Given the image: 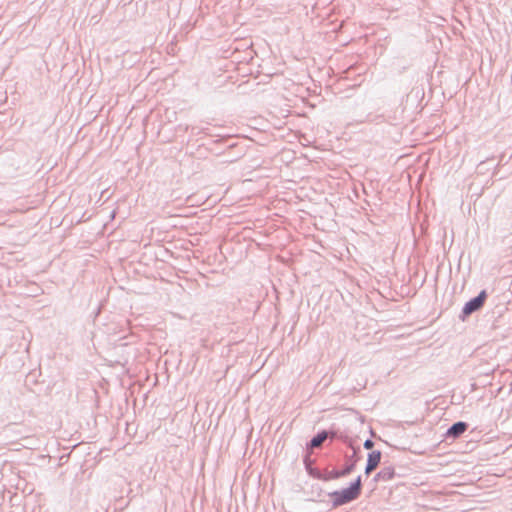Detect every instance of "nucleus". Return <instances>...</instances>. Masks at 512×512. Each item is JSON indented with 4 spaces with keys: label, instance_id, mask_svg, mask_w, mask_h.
I'll list each match as a JSON object with an SVG mask.
<instances>
[{
    "label": "nucleus",
    "instance_id": "nucleus-1",
    "mask_svg": "<svg viewBox=\"0 0 512 512\" xmlns=\"http://www.w3.org/2000/svg\"><path fill=\"white\" fill-rule=\"evenodd\" d=\"M362 492V477L359 475L350 485L329 493L332 507L337 508L359 498Z\"/></svg>",
    "mask_w": 512,
    "mask_h": 512
},
{
    "label": "nucleus",
    "instance_id": "nucleus-2",
    "mask_svg": "<svg viewBox=\"0 0 512 512\" xmlns=\"http://www.w3.org/2000/svg\"><path fill=\"white\" fill-rule=\"evenodd\" d=\"M487 297L488 294L486 290L480 291L476 297H473L465 303L461 314L459 315V319L465 321L471 314L481 310L486 302Z\"/></svg>",
    "mask_w": 512,
    "mask_h": 512
},
{
    "label": "nucleus",
    "instance_id": "nucleus-3",
    "mask_svg": "<svg viewBox=\"0 0 512 512\" xmlns=\"http://www.w3.org/2000/svg\"><path fill=\"white\" fill-rule=\"evenodd\" d=\"M345 443H347V445L349 447H351L353 450V453L351 455H347V454L345 455V465L341 469L342 474L347 476L354 471L356 464H357L358 460L360 459V457L358 455L360 452V447L359 446L354 447L352 441L348 438H346Z\"/></svg>",
    "mask_w": 512,
    "mask_h": 512
},
{
    "label": "nucleus",
    "instance_id": "nucleus-4",
    "mask_svg": "<svg viewBox=\"0 0 512 512\" xmlns=\"http://www.w3.org/2000/svg\"><path fill=\"white\" fill-rule=\"evenodd\" d=\"M468 427V423L464 421L455 422L447 429L445 436L447 439H456L465 433Z\"/></svg>",
    "mask_w": 512,
    "mask_h": 512
},
{
    "label": "nucleus",
    "instance_id": "nucleus-5",
    "mask_svg": "<svg viewBox=\"0 0 512 512\" xmlns=\"http://www.w3.org/2000/svg\"><path fill=\"white\" fill-rule=\"evenodd\" d=\"M382 453L379 450H374L368 454L367 463L365 467V474L370 475L380 464Z\"/></svg>",
    "mask_w": 512,
    "mask_h": 512
},
{
    "label": "nucleus",
    "instance_id": "nucleus-6",
    "mask_svg": "<svg viewBox=\"0 0 512 512\" xmlns=\"http://www.w3.org/2000/svg\"><path fill=\"white\" fill-rule=\"evenodd\" d=\"M396 476V472L394 467L392 466H386L383 467L378 473L375 474L373 480L375 482H386L393 480Z\"/></svg>",
    "mask_w": 512,
    "mask_h": 512
},
{
    "label": "nucleus",
    "instance_id": "nucleus-7",
    "mask_svg": "<svg viewBox=\"0 0 512 512\" xmlns=\"http://www.w3.org/2000/svg\"><path fill=\"white\" fill-rule=\"evenodd\" d=\"M330 432L327 430H321L315 434L311 440L307 443V449L317 448L330 436Z\"/></svg>",
    "mask_w": 512,
    "mask_h": 512
},
{
    "label": "nucleus",
    "instance_id": "nucleus-8",
    "mask_svg": "<svg viewBox=\"0 0 512 512\" xmlns=\"http://www.w3.org/2000/svg\"><path fill=\"white\" fill-rule=\"evenodd\" d=\"M341 477H345V475L342 474V470L333 469L331 471H323V481L339 479Z\"/></svg>",
    "mask_w": 512,
    "mask_h": 512
},
{
    "label": "nucleus",
    "instance_id": "nucleus-9",
    "mask_svg": "<svg viewBox=\"0 0 512 512\" xmlns=\"http://www.w3.org/2000/svg\"><path fill=\"white\" fill-rule=\"evenodd\" d=\"M307 473L315 479L323 480V471L318 468H308Z\"/></svg>",
    "mask_w": 512,
    "mask_h": 512
},
{
    "label": "nucleus",
    "instance_id": "nucleus-10",
    "mask_svg": "<svg viewBox=\"0 0 512 512\" xmlns=\"http://www.w3.org/2000/svg\"><path fill=\"white\" fill-rule=\"evenodd\" d=\"M303 463L306 471H308V468H313L314 460L311 459L310 453L304 456Z\"/></svg>",
    "mask_w": 512,
    "mask_h": 512
},
{
    "label": "nucleus",
    "instance_id": "nucleus-11",
    "mask_svg": "<svg viewBox=\"0 0 512 512\" xmlns=\"http://www.w3.org/2000/svg\"><path fill=\"white\" fill-rule=\"evenodd\" d=\"M363 446L365 449L370 450L374 447V442L371 439H367L365 440Z\"/></svg>",
    "mask_w": 512,
    "mask_h": 512
}]
</instances>
